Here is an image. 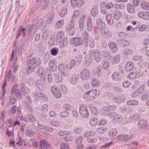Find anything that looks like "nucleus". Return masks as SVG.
Instances as JSON below:
<instances>
[{"mask_svg":"<svg viewBox=\"0 0 149 149\" xmlns=\"http://www.w3.org/2000/svg\"><path fill=\"white\" fill-rule=\"evenodd\" d=\"M140 94V92L137 90L132 94V96L133 97H135L139 95Z\"/></svg>","mask_w":149,"mask_h":149,"instance_id":"obj_62","label":"nucleus"},{"mask_svg":"<svg viewBox=\"0 0 149 149\" xmlns=\"http://www.w3.org/2000/svg\"><path fill=\"white\" fill-rule=\"evenodd\" d=\"M26 118L29 121L33 123H35L36 120V119L31 114L28 115Z\"/></svg>","mask_w":149,"mask_h":149,"instance_id":"obj_44","label":"nucleus"},{"mask_svg":"<svg viewBox=\"0 0 149 149\" xmlns=\"http://www.w3.org/2000/svg\"><path fill=\"white\" fill-rule=\"evenodd\" d=\"M89 76V71L86 68L83 69L80 73V78L82 80H87Z\"/></svg>","mask_w":149,"mask_h":149,"instance_id":"obj_9","label":"nucleus"},{"mask_svg":"<svg viewBox=\"0 0 149 149\" xmlns=\"http://www.w3.org/2000/svg\"><path fill=\"white\" fill-rule=\"evenodd\" d=\"M130 84V82L128 81H126L123 82V87L127 88L128 87Z\"/></svg>","mask_w":149,"mask_h":149,"instance_id":"obj_64","label":"nucleus"},{"mask_svg":"<svg viewBox=\"0 0 149 149\" xmlns=\"http://www.w3.org/2000/svg\"><path fill=\"white\" fill-rule=\"evenodd\" d=\"M83 137L82 136H80L78 137L76 139V143L78 144H79L81 143Z\"/></svg>","mask_w":149,"mask_h":149,"instance_id":"obj_61","label":"nucleus"},{"mask_svg":"<svg viewBox=\"0 0 149 149\" xmlns=\"http://www.w3.org/2000/svg\"><path fill=\"white\" fill-rule=\"evenodd\" d=\"M52 91L54 95L57 98H59L61 96V94L58 88L53 87L52 88Z\"/></svg>","mask_w":149,"mask_h":149,"instance_id":"obj_14","label":"nucleus"},{"mask_svg":"<svg viewBox=\"0 0 149 149\" xmlns=\"http://www.w3.org/2000/svg\"><path fill=\"white\" fill-rule=\"evenodd\" d=\"M92 85L94 87L98 86L100 84V82L95 78H93L91 80Z\"/></svg>","mask_w":149,"mask_h":149,"instance_id":"obj_40","label":"nucleus"},{"mask_svg":"<svg viewBox=\"0 0 149 149\" xmlns=\"http://www.w3.org/2000/svg\"><path fill=\"white\" fill-rule=\"evenodd\" d=\"M28 63L27 74H30L32 72L36 67H38L40 64V59L36 58L33 54L29 55L27 59Z\"/></svg>","mask_w":149,"mask_h":149,"instance_id":"obj_1","label":"nucleus"},{"mask_svg":"<svg viewBox=\"0 0 149 149\" xmlns=\"http://www.w3.org/2000/svg\"><path fill=\"white\" fill-rule=\"evenodd\" d=\"M56 13L52 12L47 19V22L48 24H50L53 23L56 20Z\"/></svg>","mask_w":149,"mask_h":149,"instance_id":"obj_10","label":"nucleus"},{"mask_svg":"<svg viewBox=\"0 0 149 149\" xmlns=\"http://www.w3.org/2000/svg\"><path fill=\"white\" fill-rule=\"evenodd\" d=\"M141 99L143 101H145L148 97V93L146 92H143L141 95Z\"/></svg>","mask_w":149,"mask_h":149,"instance_id":"obj_46","label":"nucleus"},{"mask_svg":"<svg viewBox=\"0 0 149 149\" xmlns=\"http://www.w3.org/2000/svg\"><path fill=\"white\" fill-rule=\"evenodd\" d=\"M134 7L131 4H128L127 5V10L129 12L133 13L135 12L136 10Z\"/></svg>","mask_w":149,"mask_h":149,"instance_id":"obj_36","label":"nucleus"},{"mask_svg":"<svg viewBox=\"0 0 149 149\" xmlns=\"http://www.w3.org/2000/svg\"><path fill=\"white\" fill-rule=\"evenodd\" d=\"M146 121L144 120H139L138 123L137 125L141 129H144L147 125Z\"/></svg>","mask_w":149,"mask_h":149,"instance_id":"obj_25","label":"nucleus"},{"mask_svg":"<svg viewBox=\"0 0 149 149\" xmlns=\"http://www.w3.org/2000/svg\"><path fill=\"white\" fill-rule=\"evenodd\" d=\"M133 60L134 61H143V58L141 56H135L133 57Z\"/></svg>","mask_w":149,"mask_h":149,"instance_id":"obj_49","label":"nucleus"},{"mask_svg":"<svg viewBox=\"0 0 149 149\" xmlns=\"http://www.w3.org/2000/svg\"><path fill=\"white\" fill-rule=\"evenodd\" d=\"M53 77H54V81L56 82H60L62 80V77L60 74H55L53 75Z\"/></svg>","mask_w":149,"mask_h":149,"instance_id":"obj_34","label":"nucleus"},{"mask_svg":"<svg viewBox=\"0 0 149 149\" xmlns=\"http://www.w3.org/2000/svg\"><path fill=\"white\" fill-rule=\"evenodd\" d=\"M72 139L71 136L68 135L64 137V139L65 141H71Z\"/></svg>","mask_w":149,"mask_h":149,"instance_id":"obj_63","label":"nucleus"},{"mask_svg":"<svg viewBox=\"0 0 149 149\" xmlns=\"http://www.w3.org/2000/svg\"><path fill=\"white\" fill-rule=\"evenodd\" d=\"M114 6L113 4L111 2L108 3L105 6V8L106 9H109L110 8H112Z\"/></svg>","mask_w":149,"mask_h":149,"instance_id":"obj_55","label":"nucleus"},{"mask_svg":"<svg viewBox=\"0 0 149 149\" xmlns=\"http://www.w3.org/2000/svg\"><path fill=\"white\" fill-rule=\"evenodd\" d=\"M15 95L17 97L18 99L19 100H21L22 99V93L21 92L20 90L17 89L15 92Z\"/></svg>","mask_w":149,"mask_h":149,"instance_id":"obj_39","label":"nucleus"},{"mask_svg":"<svg viewBox=\"0 0 149 149\" xmlns=\"http://www.w3.org/2000/svg\"><path fill=\"white\" fill-rule=\"evenodd\" d=\"M97 29L100 30H103L105 27V24L102 22V19L100 18H98L96 21Z\"/></svg>","mask_w":149,"mask_h":149,"instance_id":"obj_12","label":"nucleus"},{"mask_svg":"<svg viewBox=\"0 0 149 149\" xmlns=\"http://www.w3.org/2000/svg\"><path fill=\"white\" fill-rule=\"evenodd\" d=\"M51 124L53 126L58 127L60 125V123L58 121L53 120L51 121Z\"/></svg>","mask_w":149,"mask_h":149,"instance_id":"obj_54","label":"nucleus"},{"mask_svg":"<svg viewBox=\"0 0 149 149\" xmlns=\"http://www.w3.org/2000/svg\"><path fill=\"white\" fill-rule=\"evenodd\" d=\"M51 53L52 55L56 56L57 54L58 51L55 48H53L51 50Z\"/></svg>","mask_w":149,"mask_h":149,"instance_id":"obj_58","label":"nucleus"},{"mask_svg":"<svg viewBox=\"0 0 149 149\" xmlns=\"http://www.w3.org/2000/svg\"><path fill=\"white\" fill-rule=\"evenodd\" d=\"M64 33L63 32H58L56 36L57 42L61 45L62 47L65 46L68 44V39L67 37H64Z\"/></svg>","mask_w":149,"mask_h":149,"instance_id":"obj_2","label":"nucleus"},{"mask_svg":"<svg viewBox=\"0 0 149 149\" xmlns=\"http://www.w3.org/2000/svg\"><path fill=\"white\" fill-rule=\"evenodd\" d=\"M79 77L78 75H72L70 79V82L73 84H76Z\"/></svg>","mask_w":149,"mask_h":149,"instance_id":"obj_33","label":"nucleus"},{"mask_svg":"<svg viewBox=\"0 0 149 149\" xmlns=\"http://www.w3.org/2000/svg\"><path fill=\"white\" fill-rule=\"evenodd\" d=\"M148 26L145 25H142L139 27V30L140 31H146Z\"/></svg>","mask_w":149,"mask_h":149,"instance_id":"obj_52","label":"nucleus"},{"mask_svg":"<svg viewBox=\"0 0 149 149\" xmlns=\"http://www.w3.org/2000/svg\"><path fill=\"white\" fill-rule=\"evenodd\" d=\"M103 67L104 70H107L109 67V63L108 61H104L102 63Z\"/></svg>","mask_w":149,"mask_h":149,"instance_id":"obj_48","label":"nucleus"},{"mask_svg":"<svg viewBox=\"0 0 149 149\" xmlns=\"http://www.w3.org/2000/svg\"><path fill=\"white\" fill-rule=\"evenodd\" d=\"M132 137L130 138L127 135H120L117 137V139L119 142L123 143L124 141H127L128 139H131Z\"/></svg>","mask_w":149,"mask_h":149,"instance_id":"obj_18","label":"nucleus"},{"mask_svg":"<svg viewBox=\"0 0 149 149\" xmlns=\"http://www.w3.org/2000/svg\"><path fill=\"white\" fill-rule=\"evenodd\" d=\"M118 36L120 39H124L126 37V34L123 32H120L118 33Z\"/></svg>","mask_w":149,"mask_h":149,"instance_id":"obj_60","label":"nucleus"},{"mask_svg":"<svg viewBox=\"0 0 149 149\" xmlns=\"http://www.w3.org/2000/svg\"><path fill=\"white\" fill-rule=\"evenodd\" d=\"M49 2V0H36V3L38 5V8L40 10L46 9Z\"/></svg>","mask_w":149,"mask_h":149,"instance_id":"obj_5","label":"nucleus"},{"mask_svg":"<svg viewBox=\"0 0 149 149\" xmlns=\"http://www.w3.org/2000/svg\"><path fill=\"white\" fill-rule=\"evenodd\" d=\"M22 91V95L24 96L26 95L29 91V89L25 85L23 84H21L20 86Z\"/></svg>","mask_w":149,"mask_h":149,"instance_id":"obj_20","label":"nucleus"},{"mask_svg":"<svg viewBox=\"0 0 149 149\" xmlns=\"http://www.w3.org/2000/svg\"><path fill=\"white\" fill-rule=\"evenodd\" d=\"M67 12V8H66L64 7L61 9L59 14L61 17H63Z\"/></svg>","mask_w":149,"mask_h":149,"instance_id":"obj_47","label":"nucleus"},{"mask_svg":"<svg viewBox=\"0 0 149 149\" xmlns=\"http://www.w3.org/2000/svg\"><path fill=\"white\" fill-rule=\"evenodd\" d=\"M116 108V106L114 105H111L108 107H104L103 110L105 112H106V113H105V114L106 115V113H107V112L115 109Z\"/></svg>","mask_w":149,"mask_h":149,"instance_id":"obj_29","label":"nucleus"},{"mask_svg":"<svg viewBox=\"0 0 149 149\" xmlns=\"http://www.w3.org/2000/svg\"><path fill=\"white\" fill-rule=\"evenodd\" d=\"M98 6L95 5L91 10V13L92 16L95 17L98 13Z\"/></svg>","mask_w":149,"mask_h":149,"instance_id":"obj_32","label":"nucleus"},{"mask_svg":"<svg viewBox=\"0 0 149 149\" xmlns=\"http://www.w3.org/2000/svg\"><path fill=\"white\" fill-rule=\"evenodd\" d=\"M66 68H67V66L63 64H61L58 67L59 70L64 76H66L68 75V72Z\"/></svg>","mask_w":149,"mask_h":149,"instance_id":"obj_15","label":"nucleus"},{"mask_svg":"<svg viewBox=\"0 0 149 149\" xmlns=\"http://www.w3.org/2000/svg\"><path fill=\"white\" fill-rule=\"evenodd\" d=\"M141 118L140 115L137 114H135L133 115L132 119L134 120L137 121L139 120Z\"/></svg>","mask_w":149,"mask_h":149,"instance_id":"obj_57","label":"nucleus"},{"mask_svg":"<svg viewBox=\"0 0 149 149\" xmlns=\"http://www.w3.org/2000/svg\"><path fill=\"white\" fill-rule=\"evenodd\" d=\"M141 77V74L138 72H131L127 77L129 79H134V78H136L139 77Z\"/></svg>","mask_w":149,"mask_h":149,"instance_id":"obj_24","label":"nucleus"},{"mask_svg":"<svg viewBox=\"0 0 149 149\" xmlns=\"http://www.w3.org/2000/svg\"><path fill=\"white\" fill-rule=\"evenodd\" d=\"M47 21H43L42 19L38 20L35 25V26L40 28L41 29H44L47 25Z\"/></svg>","mask_w":149,"mask_h":149,"instance_id":"obj_11","label":"nucleus"},{"mask_svg":"<svg viewBox=\"0 0 149 149\" xmlns=\"http://www.w3.org/2000/svg\"><path fill=\"white\" fill-rule=\"evenodd\" d=\"M76 64L75 61L74 59L72 60L71 61L66 65V66L68 69H71Z\"/></svg>","mask_w":149,"mask_h":149,"instance_id":"obj_38","label":"nucleus"},{"mask_svg":"<svg viewBox=\"0 0 149 149\" xmlns=\"http://www.w3.org/2000/svg\"><path fill=\"white\" fill-rule=\"evenodd\" d=\"M46 75L49 82L52 83L53 81V79L51 73L49 72H47V73H46Z\"/></svg>","mask_w":149,"mask_h":149,"instance_id":"obj_42","label":"nucleus"},{"mask_svg":"<svg viewBox=\"0 0 149 149\" xmlns=\"http://www.w3.org/2000/svg\"><path fill=\"white\" fill-rule=\"evenodd\" d=\"M89 52L91 55H94V58L96 62L99 63L101 61L102 56L98 50L92 49L90 50Z\"/></svg>","mask_w":149,"mask_h":149,"instance_id":"obj_4","label":"nucleus"},{"mask_svg":"<svg viewBox=\"0 0 149 149\" xmlns=\"http://www.w3.org/2000/svg\"><path fill=\"white\" fill-rule=\"evenodd\" d=\"M14 56V51H13V52L12 53V54H11L10 59V62L13 63V67H14L15 65V64H16L17 61V58L16 57L15 58H14L13 60V58Z\"/></svg>","mask_w":149,"mask_h":149,"instance_id":"obj_41","label":"nucleus"},{"mask_svg":"<svg viewBox=\"0 0 149 149\" xmlns=\"http://www.w3.org/2000/svg\"><path fill=\"white\" fill-rule=\"evenodd\" d=\"M112 79L115 81H118L121 79V76L120 73L118 72H115L113 73L111 75Z\"/></svg>","mask_w":149,"mask_h":149,"instance_id":"obj_19","label":"nucleus"},{"mask_svg":"<svg viewBox=\"0 0 149 149\" xmlns=\"http://www.w3.org/2000/svg\"><path fill=\"white\" fill-rule=\"evenodd\" d=\"M71 24L68 25L66 28L65 30L67 33L70 36H72L75 33V29L74 27V22L71 21Z\"/></svg>","mask_w":149,"mask_h":149,"instance_id":"obj_6","label":"nucleus"},{"mask_svg":"<svg viewBox=\"0 0 149 149\" xmlns=\"http://www.w3.org/2000/svg\"><path fill=\"white\" fill-rule=\"evenodd\" d=\"M120 57L119 55H117L114 56H111V59L110 60V62L113 65L118 63L120 60Z\"/></svg>","mask_w":149,"mask_h":149,"instance_id":"obj_16","label":"nucleus"},{"mask_svg":"<svg viewBox=\"0 0 149 149\" xmlns=\"http://www.w3.org/2000/svg\"><path fill=\"white\" fill-rule=\"evenodd\" d=\"M86 64V65H89L91 63V59L90 57H86L85 58Z\"/></svg>","mask_w":149,"mask_h":149,"instance_id":"obj_56","label":"nucleus"},{"mask_svg":"<svg viewBox=\"0 0 149 149\" xmlns=\"http://www.w3.org/2000/svg\"><path fill=\"white\" fill-rule=\"evenodd\" d=\"M73 45L75 46L81 45L84 42V40L81 38H73Z\"/></svg>","mask_w":149,"mask_h":149,"instance_id":"obj_17","label":"nucleus"},{"mask_svg":"<svg viewBox=\"0 0 149 149\" xmlns=\"http://www.w3.org/2000/svg\"><path fill=\"white\" fill-rule=\"evenodd\" d=\"M64 23V21L63 20H61L58 21L56 22V26L58 28L61 27V26H62Z\"/></svg>","mask_w":149,"mask_h":149,"instance_id":"obj_51","label":"nucleus"},{"mask_svg":"<svg viewBox=\"0 0 149 149\" xmlns=\"http://www.w3.org/2000/svg\"><path fill=\"white\" fill-rule=\"evenodd\" d=\"M86 15L84 14H82L78 20L79 27V29L81 31L83 30L84 24L86 19Z\"/></svg>","mask_w":149,"mask_h":149,"instance_id":"obj_8","label":"nucleus"},{"mask_svg":"<svg viewBox=\"0 0 149 149\" xmlns=\"http://www.w3.org/2000/svg\"><path fill=\"white\" fill-rule=\"evenodd\" d=\"M109 48L111 52L113 53H116L118 50L117 46L115 43L113 42H110L109 43Z\"/></svg>","mask_w":149,"mask_h":149,"instance_id":"obj_21","label":"nucleus"},{"mask_svg":"<svg viewBox=\"0 0 149 149\" xmlns=\"http://www.w3.org/2000/svg\"><path fill=\"white\" fill-rule=\"evenodd\" d=\"M117 134V130L115 129H112L110 131L109 134V136H115Z\"/></svg>","mask_w":149,"mask_h":149,"instance_id":"obj_50","label":"nucleus"},{"mask_svg":"<svg viewBox=\"0 0 149 149\" xmlns=\"http://www.w3.org/2000/svg\"><path fill=\"white\" fill-rule=\"evenodd\" d=\"M140 6L143 9L146 10H149V3L145 1H143L140 5Z\"/></svg>","mask_w":149,"mask_h":149,"instance_id":"obj_35","label":"nucleus"},{"mask_svg":"<svg viewBox=\"0 0 149 149\" xmlns=\"http://www.w3.org/2000/svg\"><path fill=\"white\" fill-rule=\"evenodd\" d=\"M84 2L82 0H77L71 3L72 6L74 7H81L84 4Z\"/></svg>","mask_w":149,"mask_h":149,"instance_id":"obj_22","label":"nucleus"},{"mask_svg":"<svg viewBox=\"0 0 149 149\" xmlns=\"http://www.w3.org/2000/svg\"><path fill=\"white\" fill-rule=\"evenodd\" d=\"M49 66L51 70L53 72H55L57 69V65L51 61L49 63Z\"/></svg>","mask_w":149,"mask_h":149,"instance_id":"obj_37","label":"nucleus"},{"mask_svg":"<svg viewBox=\"0 0 149 149\" xmlns=\"http://www.w3.org/2000/svg\"><path fill=\"white\" fill-rule=\"evenodd\" d=\"M37 72L40 79H45L44 73L45 70L42 67H40L38 69Z\"/></svg>","mask_w":149,"mask_h":149,"instance_id":"obj_28","label":"nucleus"},{"mask_svg":"<svg viewBox=\"0 0 149 149\" xmlns=\"http://www.w3.org/2000/svg\"><path fill=\"white\" fill-rule=\"evenodd\" d=\"M97 122V119L95 117L92 118L90 120V124L92 126H94L96 125Z\"/></svg>","mask_w":149,"mask_h":149,"instance_id":"obj_45","label":"nucleus"},{"mask_svg":"<svg viewBox=\"0 0 149 149\" xmlns=\"http://www.w3.org/2000/svg\"><path fill=\"white\" fill-rule=\"evenodd\" d=\"M134 68V64L132 62H128L126 65L125 70L127 72L132 70Z\"/></svg>","mask_w":149,"mask_h":149,"instance_id":"obj_26","label":"nucleus"},{"mask_svg":"<svg viewBox=\"0 0 149 149\" xmlns=\"http://www.w3.org/2000/svg\"><path fill=\"white\" fill-rule=\"evenodd\" d=\"M87 108L85 107L83 108V109L81 110L80 108L79 109V113L81 114L82 116L87 118L88 117L89 113L88 109H87Z\"/></svg>","mask_w":149,"mask_h":149,"instance_id":"obj_23","label":"nucleus"},{"mask_svg":"<svg viewBox=\"0 0 149 149\" xmlns=\"http://www.w3.org/2000/svg\"><path fill=\"white\" fill-rule=\"evenodd\" d=\"M60 149H70L69 146L66 143H62L61 145Z\"/></svg>","mask_w":149,"mask_h":149,"instance_id":"obj_59","label":"nucleus"},{"mask_svg":"<svg viewBox=\"0 0 149 149\" xmlns=\"http://www.w3.org/2000/svg\"><path fill=\"white\" fill-rule=\"evenodd\" d=\"M102 54L104 58L109 60L111 59L112 56L108 52L106 51H103L102 53Z\"/></svg>","mask_w":149,"mask_h":149,"instance_id":"obj_31","label":"nucleus"},{"mask_svg":"<svg viewBox=\"0 0 149 149\" xmlns=\"http://www.w3.org/2000/svg\"><path fill=\"white\" fill-rule=\"evenodd\" d=\"M106 116L113 118V120L115 123L120 122L122 120V116L115 112L108 113H106Z\"/></svg>","mask_w":149,"mask_h":149,"instance_id":"obj_3","label":"nucleus"},{"mask_svg":"<svg viewBox=\"0 0 149 149\" xmlns=\"http://www.w3.org/2000/svg\"><path fill=\"white\" fill-rule=\"evenodd\" d=\"M45 79H37L36 81V85L37 87L40 90H43L45 88Z\"/></svg>","mask_w":149,"mask_h":149,"instance_id":"obj_7","label":"nucleus"},{"mask_svg":"<svg viewBox=\"0 0 149 149\" xmlns=\"http://www.w3.org/2000/svg\"><path fill=\"white\" fill-rule=\"evenodd\" d=\"M87 29L91 31L92 30L93 28V24L91 22V18H88L87 20Z\"/></svg>","mask_w":149,"mask_h":149,"instance_id":"obj_30","label":"nucleus"},{"mask_svg":"<svg viewBox=\"0 0 149 149\" xmlns=\"http://www.w3.org/2000/svg\"><path fill=\"white\" fill-rule=\"evenodd\" d=\"M69 115V113L65 111H63L60 113V116L61 117H65L68 116Z\"/></svg>","mask_w":149,"mask_h":149,"instance_id":"obj_53","label":"nucleus"},{"mask_svg":"<svg viewBox=\"0 0 149 149\" xmlns=\"http://www.w3.org/2000/svg\"><path fill=\"white\" fill-rule=\"evenodd\" d=\"M106 19L107 23L110 26L112 25L115 22L114 18L110 15L107 16Z\"/></svg>","mask_w":149,"mask_h":149,"instance_id":"obj_27","label":"nucleus"},{"mask_svg":"<svg viewBox=\"0 0 149 149\" xmlns=\"http://www.w3.org/2000/svg\"><path fill=\"white\" fill-rule=\"evenodd\" d=\"M39 143L40 147L41 149H47L51 147L47 141L44 139L40 140Z\"/></svg>","mask_w":149,"mask_h":149,"instance_id":"obj_13","label":"nucleus"},{"mask_svg":"<svg viewBox=\"0 0 149 149\" xmlns=\"http://www.w3.org/2000/svg\"><path fill=\"white\" fill-rule=\"evenodd\" d=\"M132 50L129 49H125L123 52L124 55H125L124 56L125 58H127L129 54H132Z\"/></svg>","mask_w":149,"mask_h":149,"instance_id":"obj_43","label":"nucleus"}]
</instances>
